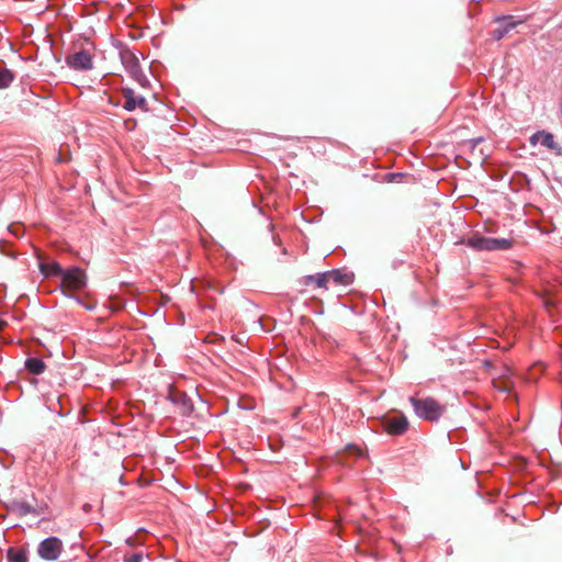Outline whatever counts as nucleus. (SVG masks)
I'll list each match as a JSON object with an SVG mask.
<instances>
[{
  "instance_id": "obj_1",
  "label": "nucleus",
  "mask_w": 562,
  "mask_h": 562,
  "mask_svg": "<svg viewBox=\"0 0 562 562\" xmlns=\"http://www.w3.org/2000/svg\"><path fill=\"white\" fill-rule=\"evenodd\" d=\"M60 283L58 289L68 299L76 302H81V297L75 294V291L82 290L87 285L86 272L79 267H71L64 269V273L60 274Z\"/></svg>"
},
{
  "instance_id": "obj_2",
  "label": "nucleus",
  "mask_w": 562,
  "mask_h": 562,
  "mask_svg": "<svg viewBox=\"0 0 562 562\" xmlns=\"http://www.w3.org/2000/svg\"><path fill=\"white\" fill-rule=\"evenodd\" d=\"M460 244L465 245L477 251L507 250L512 247V240L507 238H493L482 236L475 232L469 237H463Z\"/></svg>"
},
{
  "instance_id": "obj_3",
  "label": "nucleus",
  "mask_w": 562,
  "mask_h": 562,
  "mask_svg": "<svg viewBox=\"0 0 562 562\" xmlns=\"http://www.w3.org/2000/svg\"><path fill=\"white\" fill-rule=\"evenodd\" d=\"M415 414L425 420L437 422L445 413V406L440 405L432 397L416 398L409 397Z\"/></svg>"
},
{
  "instance_id": "obj_4",
  "label": "nucleus",
  "mask_w": 562,
  "mask_h": 562,
  "mask_svg": "<svg viewBox=\"0 0 562 562\" xmlns=\"http://www.w3.org/2000/svg\"><path fill=\"white\" fill-rule=\"evenodd\" d=\"M120 58L125 70L142 87H147L149 80L143 72L137 56L127 47L121 49Z\"/></svg>"
},
{
  "instance_id": "obj_5",
  "label": "nucleus",
  "mask_w": 562,
  "mask_h": 562,
  "mask_svg": "<svg viewBox=\"0 0 562 562\" xmlns=\"http://www.w3.org/2000/svg\"><path fill=\"white\" fill-rule=\"evenodd\" d=\"M382 426L390 435H402L408 428V419L402 412H392L382 417Z\"/></svg>"
},
{
  "instance_id": "obj_6",
  "label": "nucleus",
  "mask_w": 562,
  "mask_h": 562,
  "mask_svg": "<svg viewBox=\"0 0 562 562\" xmlns=\"http://www.w3.org/2000/svg\"><path fill=\"white\" fill-rule=\"evenodd\" d=\"M63 551V542L58 537H48L37 546V554L45 561H56Z\"/></svg>"
},
{
  "instance_id": "obj_7",
  "label": "nucleus",
  "mask_w": 562,
  "mask_h": 562,
  "mask_svg": "<svg viewBox=\"0 0 562 562\" xmlns=\"http://www.w3.org/2000/svg\"><path fill=\"white\" fill-rule=\"evenodd\" d=\"M66 64L77 71H88L93 68L92 57L87 50H79L66 56Z\"/></svg>"
},
{
  "instance_id": "obj_8",
  "label": "nucleus",
  "mask_w": 562,
  "mask_h": 562,
  "mask_svg": "<svg viewBox=\"0 0 562 562\" xmlns=\"http://www.w3.org/2000/svg\"><path fill=\"white\" fill-rule=\"evenodd\" d=\"M121 92L124 98V110L128 112H133L136 109H140L143 111L147 110V100L143 95H136L132 88L123 87Z\"/></svg>"
},
{
  "instance_id": "obj_9",
  "label": "nucleus",
  "mask_w": 562,
  "mask_h": 562,
  "mask_svg": "<svg viewBox=\"0 0 562 562\" xmlns=\"http://www.w3.org/2000/svg\"><path fill=\"white\" fill-rule=\"evenodd\" d=\"M531 145L540 144L541 146L555 151L558 155L562 154V147L554 140L553 134L539 131L532 134L529 138Z\"/></svg>"
},
{
  "instance_id": "obj_10",
  "label": "nucleus",
  "mask_w": 562,
  "mask_h": 562,
  "mask_svg": "<svg viewBox=\"0 0 562 562\" xmlns=\"http://www.w3.org/2000/svg\"><path fill=\"white\" fill-rule=\"evenodd\" d=\"M495 22L499 24V26L492 33V36L495 41H501L519 23H521V21H515L512 15L498 16L496 18Z\"/></svg>"
},
{
  "instance_id": "obj_11",
  "label": "nucleus",
  "mask_w": 562,
  "mask_h": 562,
  "mask_svg": "<svg viewBox=\"0 0 562 562\" xmlns=\"http://www.w3.org/2000/svg\"><path fill=\"white\" fill-rule=\"evenodd\" d=\"M167 398L171 403L180 406L181 414L183 416H189L192 413V411H193L192 401L184 392L170 391Z\"/></svg>"
},
{
  "instance_id": "obj_12",
  "label": "nucleus",
  "mask_w": 562,
  "mask_h": 562,
  "mask_svg": "<svg viewBox=\"0 0 562 562\" xmlns=\"http://www.w3.org/2000/svg\"><path fill=\"white\" fill-rule=\"evenodd\" d=\"M38 269L40 272L45 278H54V277H60L61 273H64V268L60 266L59 262L55 260H46L40 258L38 261Z\"/></svg>"
},
{
  "instance_id": "obj_13",
  "label": "nucleus",
  "mask_w": 562,
  "mask_h": 562,
  "mask_svg": "<svg viewBox=\"0 0 562 562\" xmlns=\"http://www.w3.org/2000/svg\"><path fill=\"white\" fill-rule=\"evenodd\" d=\"M327 274H328L327 277L329 279V282H333V283L339 284V285L351 284L353 282V278H355L352 272H347L341 269L329 270V271H327Z\"/></svg>"
},
{
  "instance_id": "obj_14",
  "label": "nucleus",
  "mask_w": 562,
  "mask_h": 562,
  "mask_svg": "<svg viewBox=\"0 0 562 562\" xmlns=\"http://www.w3.org/2000/svg\"><path fill=\"white\" fill-rule=\"evenodd\" d=\"M327 276V271L316 274H308L302 278L301 283L306 286L315 284L317 288L327 289V284L329 283V279Z\"/></svg>"
},
{
  "instance_id": "obj_15",
  "label": "nucleus",
  "mask_w": 562,
  "mask_h": 562,
  "mask_svg": "<svg viewBox=\"0 0 562 562\" xmlns=\"http://www.w3.org/2000/svg\"><path fill=\"white\" fill-rule=\"evenodd\" d=\"M24 367L30 373L35 375L42 374L46 369L45 362L42 359L35 357L27 358L25 360Z\"/></svg>"
},
{
  "instance_id": "obj_16",
  "label": "nucleus",
  "mask_w": 562,
  "mask_h": 562,
  "mask_svg": "<svg viewBox=\"0 0 562 562\" xmlns=\"http://www.w3.org/2000/svg\"><path fill=\"white\" fill-rule=\"evenodd\" d=\"M8 562H27V549L25 548H9L7 551Z\"/></svg>"
},
{
  "instance_id": "obj_17",
  "label": "nucleus",
  "mask_w": 562,
  "mask_h": 562,
  "mask_svg": "<svg viewBox=\"0 0 562 562\" xmlns=\"http://www.w3.org/2000/svg\"><path fill=\"white\" fill-rule=\"evenodd\" d=\"M14 78L15 76L10 69L5 67L0 68V89L9 88L13 82Z\"/></svg>"
},
{
  "instance_id": "obj_18",
  "label": "nucleus",
  "mask_w": 562,
  "mask_h": 562,
  "mask_svg": "<svg viewBox=\"0 0 562 562\" xmlns=\"http://www.w3.org/2000/svg\"><path fill=\"white\" fill-rule=\"evenodd\" d=\"M20 515H27L34 512L33 507L26 502H18L14 504Z\"/></svg>"
},
{
  "instance_id": "obj_19",
  "label": "nucleus",
  "mask_w": 562,
  "mask_h": 562,
  "mask_svg": "<svg viewBox=\"0 0 562 562\" xmlns=\"http://www.w3.org/2000/svg\"><path fill=\"white\" fill-rule=\"evenodd\" d=\"M143 558L144 555L142 552H135L132 554L124 555L123 562H142Z\"/></svg>"
},
{
  "instance_id": "obj_20",
  "label": "nucleus",
  "mask_w": 562,
  "mask_h": 562,
  "mask_svg": "<svg viewBox=\"0 0 562 562\" xmlns=\"http://www.w3.org/2000/svg\"><path fill=\"white\" fill-rule=\"evenodd\" d=\"M347 450L350 454L355 456L356 458H359L363 454L361 448L355 446V445H349L347 447Z\"/></svg>"
},
{
  "instance_id": "obj_21",
  "label": "nucleus",
  "mask_w": 562,
  "mask_h": 562,
  "mask_svg": "<svg viewBox=\"0 0 562 562\" xmlns=\"http://www.w3.org/2000/svg\"><path fill=\"white\" fill-rule=\"evenodd\" d=\"M9 229L12 234L18 236L23 228L20 225H12L9 227Z\"/></svg>"
},
{
  "instance_id": "obj_22",
  "label": "nucleus",
  "mask_w": 562,
  "mask_h": 562,
  "mask_svg": "<svg viewBox=\"0 0 562 562\" xmlns=\"http://www.w3.org/2000/svg\"><path fill=\"white\" fill-rule=\"evenodd\" d=\"M499 391L504 393H510L512 386L506 382L503 385L497 386Z\"/></svg>"
},
{
  "instance_id": "obj_23",
  "label": "nucleus",
  "mask_w": 562,
  "mask_h": 562,
  "mask_svg": "<svg viewBox=\"0 0 562 562\" xmlns=\"http://www.w3.org/2000/svg\"><path fill=\"white\" fill-rule=\"evenodd\" d=\"M78 304L82 305L85 308L89 310V311H92L94 310L95 307V304H86L83 303V301L81 300V302H77Z\"/></svg>"
},
{
  "instance_id": "obj_24",
  "label": "nucleus",
  "mask_w": 562,
  "mask_h": 562,
  "mask_svg": "<svg viewBox=\"0 0 562 562\" xmlns=\"http://www.w3.org/2000/svg\"><path fill=\"white\" fill-rule=\"evenodd\" d=\"M300 411H301V407H295V408L293 409L292 417H293V418H296V417L299 416V414H300Z\"/></svg>"
},
{
  "instance_id": "obj_25",
  "label": "nucleus",
  "mask_w": 562,
  "mask_h": 562,
  "mask_svg": "<svg viewBox=\"0 0 562 562\" xmlns=\"http://www.w3.org/2000/svg\"><path fill=\"white\" fill-rule=\"evenodd\" d=\"M126 544L130 546V547H134L135 546V540L133 538H127L126 539Z\"/></svg>"
},
{
  "instance_id": "obj_26",
  "label": "nucleus",
  "mask_w": 562,
  "mask_h": 562,
  "mask_svg": "<svg viewBox=\"0 0 562 562\" xmlns=\"http://www.w3.org/2000/svg\"><path fill=\"white\" fill-rule=\"evenodd\" d=\"M272 241H273L276 245H279V244H280V238H279V236H277V235H272Z\"/></svg>"
},
{
  "instance_id": "obj_27",
  "label": "nucleus",
  "mask_w": 562,
  "mask_h": 562,
  "mask_svg": "<svg viewBox=\"0 0 562 562\" xmlns=\"http://www.w3.org/2000/svg\"><path fill=\"white\" fill-rule=\"evenodd\" d=\"M5 322L0 318V330L4 327Z\"/></svg>"
},
{
  "instance_id": "obj_28",
  "label": "nucleus",
  "mask_w": 562,
  "mask_h": 562,
  "mask_svg": "<svg viewBox=\"0 0 562 562\" xmlns=\"http://www.w3.org/2000/svg\"><path fill=\"white\" fill-rule=\"evenodd\" d=\"M273 227H274V226H273V224H271V223H270V224H269V229H270V231H272V229H273Z\"/></svg>"
}]
</instances>
